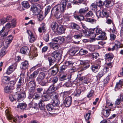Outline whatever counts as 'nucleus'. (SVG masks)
<instances>
[{"label": "nucleus", "instance_id": "e2e57ef3", "mask_svg": "<svg viewBox=\"0 0 123 123\" xmlns=\"http://www.w3.org/2000/svg\"><path fill=\"white\" fill-rule=\"evenodd\" d=\"M77 70V69L75 67H73L69 70V71L70 72L72 73L76 71Z\"/></svg>", "mask_w": 123, "mask_h": 123}, {"label": "nucleus", "instance_id": "8fccbe9b", "mask_svg": "<svg viewBox=\"0 0 123 123\" xmlns=\"http://www.w3.org/2000/svg\"><path fill=\"white\" fill-rule=\"evenodd\" d=\"M93 15V12L91 11H89L85 15L86 17H92Z\"/></svg>", "mask_w": 123, "mask_h": 123}, {"label": "nucleus", "instance_id": "69168bd1", "mask_svg": "<svg viewBox=\"0 0 123 123\" xmlns=\"http://www.w3.org/2000/svg\"><path fill=\"white\" fill-rule=\"evenodd\" d=\"M4 27H5V28H6L7 29H9L11 28H13V27H12V26L10 23H8L6 24Z\"/></svg>", "mask_w": 123, "mask_h": 123}, {"label": "nucleus", "instance_id": "37998d69", "mask_svg": "<svg viewBox=\"0 0 123 123\" xmlns=\"http://www.w3.org/2000/svg\"><path fill=\"white\" fill-rule=\"evenodd\" d=\"M51 7L50 6H46L44 12L45 16H46L49 12Z\"/></svg>", "mask_w": 123, "mask_h": 123}, {"label": "nucleus", "instance_id": "680f3d73", "mask_svg": "<svg viewBox=\"0 0 123 123\" xmlns=\"http://www.w3.org/2000/svg\"><path fill=\"white\" fill-rule=\"evenodd\" d=\"M96 15L98 17V16L102 17H103V14L102 11V12H101L100 11H98L97 12Z\"/></svg>", "mask_w": 123, "mask_h": 123}, {"label": "nucleus", "instance_id": "393cba45", "mask_svg": "<svg viewBox=\"0 0 123 123\" xmlns=\"http://www.w3.org/2000/svg\"><path fill=\"white\" fill-rule=\"evenodd\" d=\"M79 50V49L77 47H75L74 49L70 50L69 52V54L70 55L72 56H74L75 54Z\"/></svg>", "mask_w": 123, "mask_h": 123}, {"label": "nucleus", "instance_id": "9d476101", "mask_svg": "<svg viewBox=\"0 0 123 123\" xmlns=\"http://www.w3.org/2000/svg\"><path fill=\"white\" fill-rule=\"evenodd\" d=\"M61 13L62 12L53 8H52L51 10V13H53L54 16L57 19H59L62 17Z\"/></svg>", "mask_w": 123, "mask_h": 123}, {"label": "nucleus", "instance_id": "f3484780", "mask_svg": "<svg viewBox=\"0 0 123 123\" xmlns=\"http://www.w3.org/2000/svg\"><path fill=\"white\" fill-rule=\"evenodd\" d=\"M81 74H79L78 75L77 78L78 80H79L80 81L81 83H85L87 84V80L86 78H85L84 77H80Z\"/></svg>", "mask_w": 123, "mask_h": 123}, {"label": "nucleus", "instance_id": "2eb2a0df", "mask_svg": "<svg viewBox=\"0 0 123 123\" xmlns=\"http://www.w3.org/2000/svg\"><path fill=\"white\" fill-rule=\"evenodd\" d=\"M94 31L95 29H90L88 31V33L87 34V36L90 37V38L91 39L94 38L96 35Z\"/></svg>", "mask_w": 123, "mask_h": 123}, {"label": "nucleus", "instance_id": "72a5a7b5", "mask_svg": "<svg viewBox=\"0 0 123 123\" xmlns=\"http://www.w3.org/2000/svg\"><path fill=\"white\" fill-rule=\"evenodd\" d=\"M46 26L45 25V24L43 23L41 27H39L38 29V31L40 33L42 32V31L43 32H44L46 31Z\"/></svg>", "mask_w": 123, "mask_h": 123}, {"label": "nucleus", "instance_id": "4be33fe9", "mask_svg": "<svg viewBox=\"0 0 123 123\" xmlns=\"http://www.w3.org/2000/svg\"><path fill=\"white\" fill-rule=\"evenodd\" d=\"M55 85H51L49 87L48 89L47 90V92L49 94L52 93L54 91L56 90L57 88L56 87L54 86Z\"/></svg>", "mask_w": 123, "mask_h": 123}, {"label": "nucleus", "instance_id": "6ab92c4d", "mask_svg": "<svg viewBox=\"0 0 123 123\" xmlns=\"http://www.w3.org/2000/svg\"><path fill=\"white\" fill-rule=\"evenodd\" d=\"M65 30V29L64 28H63V27L61 25H59L56 28V31H57V33L59 34H61L64 33Z\"/></svg>", "mask_w": 123, "mask_h": 123}, {"label": "nucleus", "instance_id": "603ef678", "mask_svg": "<svg viewBox=\"0 0 123 123\" xmlns=\"http://www.w3.org/2000/svg\"><path fill=\"white\" fill-rule=\"evenodd\" d=\"M77 87L79 88V90H80L82 92L83 91H85L86 89V88L84 85L81 86L80 85H77Z\"/></svg>", "mask_w": 123, "mask_h": 123}, {"label": "nucleus", "instance_id": "bb28decb", "mask_svg": "<svg viewBox=\"0 0 123 123\" xmlns=\"http://www.w3.org/2000/svg\"><path fill=\"white\" fill-rule=\"evenodd\" d=\"M72 75L69 74L68 76L67 74H65L62 76H61L60 77V80L61 81L64 80H65L68 79H70L71 78Z\"/></svg>", "mask_w": 123, "mask_h": 123}, {"label": "nucleus", "instance_id": "aec40b11", "mask_svg": "<svg viewBox=\"0 0 123 123\" xmlns=\"http://www.w3.org/2000/svg\"><path fill=\"white\" fill-rule=\"evenodd\" d=\"M20 52L23 54H26L30 52V50L27 46H24L21 48Z\"/></svg>", "mask_w": 123, "mask_h": 123}, {"label": "nucleus", "instance_id": "f704fd0d", "mask_svg": "<svg viewBox=\"0 0 123 123\" xmlns=\"http://www.w3.org/2000/svg\"><path fill=\"white\" fill-rule=\"evenodd\" d=\"M86 48L90 51L93 52L95 49V47L94 46L91 45H88L86 46Z\"/></svg>", "mask_w": 123, "mask_h": 123}, {"label": "nucleus", "instance_id": "9b49d317", "mask_svg": "<svg viewBox=\"0 0 123 123\" xmlns=\"http://www.w3.org/2000/svg\"><path fill=\"white\" fill-rule=\"evenodd\" d=\"M72 102V98L68 96L66 98L64 101V103L66 107H69L71 105Z\"/></svg>", "mask_w": 123, "mask_h": 123}, {"label": "nucleus", "instance_id": "1a4fd4ad", "mask_svg": "<svg viewBox=\"0 0 123 123\" xmlns=\"http://www.w3.org/2000/svg\"><path fill=\"white\" fill-rule=\"evenodd\" d=\"M17 65V63H15L8 67L7 69L6 74L8 75H9L12 73L16 68Z\"/></svg>", "mask_w": 123, "mask_h": 123}, {"label": "nucleus", "instance_id": "5fc2aeb1", "mask_svg": "<svg viewBox=\"0 0 123 123\" xmlns=\"http://www.w3.org/2000/svg\"><path fill=\"white\" fill-rule=\"evenodd\" d=\"M104 74V73L103 71H102L101 70L98 73L96 77L97 78H99V79H100Z\"/></svg>", "mask_w": 123, "mask_h": 123}, {"label": "nucleus", "instance_id": "de8ad7c7", "mask_svg": "<svg viewBox=\"0 0 123 123\" xmlns=\"http://www.w3.org/2000/svg\"><path fill=\"white\" fill-rule=\"evenodd\" d=\"M95 31H95L96 33H95L96 35H98L99 34H101L102 33V29L99 28H98L96 29H94Z\"/></svg>", "mask_w": 123, "mask_h": 123}, {"label": "nucleus", "instance_id": "a211bd4d", "mask_svg": "<svg viewBox=\"0 0 123 123\" xmlns=\"http://www.w3.org/2000/svg\"><path fill=\"white\" fill-rule=\"evenodd\" d=\"M104 4L106 7L110 8L113 5V2L112 1L109 0H106L104 1Z\"/></svg>", "mask_w": 123, "mask_h": 123}, {"label": "nucleus", "instance_id": "2f4dec72", "mask_svg": "<svg viewBox=\"0 0 123 123\" xmlns=\"http://www.w3.org/2000/svg\"><path fill=\"white\" fill-rule=\"evenodd\" d=\"M58 25L56 22H54L51 23V27L53 30L55 31Z\"/></svg>", "mask_w": 123, "mask_h": 123}, {"label": "nucleus", "instance_id": "f257e3e1", "mask_svg": "<svg viewBox=\"0 0 123 123\" xmlns=\"http://www.w3.org/2000/svg\"><path fill=\"white\" fill-rule=\"evenodd\" d=\"M48 58L49 66H50L54 64L56 59L59 61L61 59V55L60 53L54 51L51 54V55L48 57Z\"/></svg>", "mask_w": 123, "mask_h": 123}, {"label": "nucleus", "instance_id": "4c0bfd02", "mask_svg": "<svg viewBox=\"0 0 123 123\" xmlns=\"http://www.w3.org/2000/svg\"><path fill=\"white\" fill-rule=\"evenodd\" d=\"M6 115L7 118L9 120L12 119V115L11 114L10 111L7 109H6L5 111Z\"/></svg>", "mask_w": 123, "mask_h": 123}, {"label": "nucleus", "instance_id": "cd10ccee", "mask_svg": "<svg viewBox=\"0 0 123 123\" xmlns=\"http://www.w3.org/2000/svg\"><path fill=\"white\" fill-rule=\"evenodd\" d=\"M27 106V105L25 103H19L17 107L22 110H24L26 107Z\"/></svg>", "mask_w": 123, "mask_h": 123}, {"label": "nucleus", "instance_id": "ea45409f", "mask_svg": "<svg viewBox=\"0 0 123 123\" xmlns=\"http://www.w3.org/2000/svg\"><path fill=\"white\" fill-rule=\"evenodd\" d=\"M75 18L81 21L84 19V17L83 15L78 14V15H76L74 16Z\"/></svg>", "mask_w": 123, "mask_h": 123}, {"label": "nucleus", "instance_id": "a18cd8bd", "mask_svg": "<svg viewBox=\"0 0 123 123\" xmlns=\"http://www.w3.org/2000/svg\"><path fill=\"white\" fill-rule=\"evenodd\" d=\"M37 15V18L39 21H41L43 20L44 17L42 11L39 14Z\"/></svg>", "mask_w": 123, "mask_h": 123}, {"label": "nucleus", "instance_id": "c03bdc74", "mask_svg": "<svg viewBox=\"0 0 123 123\" xmlns=\"http://www.w3.org/2000/svg\"><path fill=\"white\" fill-rule=\"evenodd\" d=\"M80 34L81 36V37L82 36H87V32L86 30H80Z\"/></svg>", "mask_w": 123, "mask_h": 123}, {"label": "nucleus", "instance_id": "e433bc0d", "mask_svg": "<svg viewBox=\"0 0 123 123\" xmlns=\"http://www.w3.org/2000/svg\"><path fill=\"white\" fill-rule=\"evenodd\" d=\"M38 105L36 103H33L32 101L30 103L28 106L30 108H33L35 109H36Z\"/></svg>", "mask_w": 123, "mask_h": 123}, {"label": "nucleus", "instance_id": "c756f323", "mask_svg": "<svg viewBox=\"0 0 123 123\" xmlns=\"http://www.w3.org/2000/svg\"><path fill=\"white\" fill-rule=\"evenodd\" d=\"M70 26L72 29L79 30L80 29V27L77 24L74 23H72L70 24Z\"/></svg>", "mask_w": 123, "mask_h": 123}, {"label": "nucleus", "instance_id": "7c9ffc66", "mask_svg": "<svg viewBox=\"0 0 123 123\" xmlns=\"http://www.w3.org/2000/svg\"><path fill=\"white\" fill-rule=\"evenodd\" d=\"M54 106L52 104H48L46 106L47 110L49 111H51L54 110Z\"/></svg>", "mask_w": 123, "mask_h": 123}, {"label": "nucleus", "instance_id": "13d9d810", "mask_svg": "<svg viewBox=\"0 0 123 123\" xmlns=\"http://www.w3.org/2000/svg\"><path fill=\"white\" fill-rule=\"evenodd\" d=\"M84 20L86 22H89L92 23H93L94 21V19L89 18H85Z\"/></svg>", "mask_w": 123, "mask_h": 123}, {"label": "nucleus", "instance_id": "864d4df0", "mask_svg": "<svg viewBox=\"0 0 123 123\" xmlns=\"http://www.w3.org/2000/svg\"><path fill=\"white\" fill-rule=\"evenodd\" d=\"M29 53L30 55L32 56L33 57H35L37 55V51L36 50H33L32 52H30Z\"/></svg>", "mask_w": 123, "mask_h": 123}, {"label": "nucleus", "instance_id": "0eeeda50", "mask_svg": "<svg viewBox=\"0 0 123 123\" xmlns=\"http://www.w3.org/2000/svg\"><path fill=\"white\" fill-rule=\"evenodd\" d=\"M46 75V73H45L41 72L39 73L37 79V80L39 84L43 85L42 84L43 80L45 78Z\"/></svg>", "mask_w": 123, "mask_h": 123}, {"label": "nucleus", "instance_id": "412c9836", "mask_svg": "<svg viewBox=\"0 0 123 123\" xmlns=\"http://www.w3.org/2000/svg\"><path fill=\"white\" fill-rule=\"evenodd\" d=\"M44 93L45 94V95L43 96L42 101L44 102L47 101L49 100L51 98L50 94H48L46 92V93H45L44 92Z\"/></svg>", "mask_w": 123, "mask_h": 123}, {"label": "nucleus", "instance_id": "f03ea898", "mask_svg": "<svg viewBox=\"0 0 123 123\" xmlns=\"http://www.w3.org/2000/svg\"><path fill=\"white\" fill-rule=\"evenodd\" d=\"M52 41L55 42L56 43H50L49 44L50 48L54 50L57 49L58 48L59 44L62 43L64 41V38L60 36L55 37L52 39Z\"/></svg>", "mask_w": 123, "mask_h": 123}, {"label": "nucleus", "instance_id": "0e129e2a", "mask_svg": "<svg viewBox=\"0 0 123 123\" xmlns=\"http://www.w3.org/2000/svg\"><path fill=\"white\" fill-rule=\"evenodd\" d=\"M40 98V97L38 94L34 93V94L32 99L33 100L34 99L35 100L38 99Z\"/></svg>", "mask_w": 123, "mask_h": 123}, {"label": "nucleus", "instance_id": "39448f33", "mask_svg": "<svg viewBox=\"0 0 123 123\" xmlns=\"http://www.w3.org/2000/svg\"><path fill=\"white\" fill-rule=\"evenodd\" d=\"M101 66V61L99 60H97L96 62L91 67V69L94 73L97 72Z\"/></svg>", "mask_w": 123, "mask_h": 123}, {"label": "nucleus", "instance_id": "bf43d9fd", "mask_svg": "<svg viewBox=\"0 0 123 123\" xmlns=\"http://www.w3.org/2000/svg\"><path fill=\"white\" fill-rule=\"evenodd\" d=\"M121 43L118 41H115V45L117 48H121L122 47L120 45Z\"/></svg>", "mask_w": 123, "mask_h": 123}, {"label": "nucleus", "instance_id": "4468645a", "mask_svg": "<svg viewBox=\"0 0 123 123\" xmlns=\"http://www.w3.org/2000/svg\"><path fill=\"white\" fill-rule=\"evenodd\" d=\"M14 88L13 85H8L4 88V92L6 93H9Z\"/></svg>", "mask_w": 123, "mask_h": 123}, {"label": "nucleus", "instance_id": "ddd939ff", "mask_svg": "<svg viewBox=\"0 0 123 123\" xmlns=\"http://www.w3.org/2000/svg\"><path fill=\"white\" fill-rule=\"evenodd\" d=\"M31 11L35 15H37L42 12L41 10L38 9L37 7H36L35 6H31Z\"/></svg>", "mask_w": 123, "mask_h": 123}, {"label": "nucleus", "instance_id": "c9c22d12", "mask_svg": "<svg viewBox=\"0 0 123 123\" xmlns=\"http://www.w3.org/2000/svg\"><path fill=\"white\" fill-rule=\"evenodd\" d=\"M39 106L41 110H43L45 109V106L44 102L42 100L40 101Z\"/></svg>", "mask_w": 123, "mask_h": 123}, {"label": "nucleus", "instance_id": "20e7f679", "mask_svg": "<svg viewBox=\"0 0 123 123\" xmlns=\"http://www.w3.org/2000/svg\"><path fill=\"white\" fill-rule=\"evenodd\" d=\"M67 3L66 0H62L60 4L55 6L53 8L61 12H64L66 10Z\"/></svg>", "mask_w": 123, "mask_h": 123}, {"label": "nucleus", "instance_id": "5701e85b", "mask_svg": "<svg viewBox=\"0 0 123 123\" xmlns=\"http://www.w3.org/2000/svg\"><path fill=\"white\" fill-rule=\"evenodd\" d=\"M88 10V8L87 7L81 8L79 10L78 12V14L83 15Z\"/></svg>", "mask_w": 123, "mask_h": 123}, {"label": "nucleus", "instance_id": "49530a36", "mask_svg": "<svg viewBox=\"0 0 123 123\" xmlns=\"http://www.w3.org/2000/svg\"><path fill=\"white\" fill-rule=\"evenodd\" d=\"M49 33H48L43 36V39L44 41L46 42H48L49 40Z\"/></svg>", "mask_w": 123, "mask_h": 123}, {"label": "nucleus", "instance_id": "09e8293b", "mask_svg": "<svg viewBox=\"0 0 123 123\" xmlns=\"http://www.w3.org/2000/svg\"><path fill=\"white\" fill-rule=\"evenodd\" d=\"M53 101L52 102V104L55 106H58L60 103V102L58 99L52 100Z\"/></svg>", "mask_w": 123, "mask_h": 123}, {"label": "nucleus", "instance_id": "c85d7f7f", "mask_svg": "<svg viewBox=\"0 0 123 123\" xmlns=\"http://www.w3.org/2000/svg\"><path fill=\"white\" fill-rule=\"evenodd\" d=\"M114 57L113 54L112 53H108L106 54L105 55V60H108L111 61Z\"/></svg>", "mask_w": 123, "mask_h": 123}, {"label": "nucleus", "instance_id": "423d86ee", "mask_svg": "<svg viewBox=\"0 0 123 123\" xmlns=\"http://www.w3.org/2000/svg\"><path fill=\"white\" fill-rule=\"evenodd\" d=\"M80 64L82 65V67L80 68V70L78 71V73L80 72L86 70L90 66L89 62L88 61H80Z\"/></svg>", "mask_w": 123, "mask_h": 123}, {"label": "nucleus", "instance_id": "6e6552de", "mask_svg": "<svg viewBox=\"0 0 123 123\" xmlns=\"http://www.w3.org/2000/svg\"><path fill=\"white\" fill-rule=\"evenodd\" d=\"M27 33L29 42L31 43L34 42L36 39V37L33 35L32 32L30 30H27Z\"/></svg>", "mask_w": 123, "mask_h": 123}, {"label": "nucleus", "instance_id": "f8f14e48", "mask_svg": "<svg viewBox=\"0 0 123 123\" xmlns=\"http://www.w3.org/2000/svg\"><path fill=\"white\" fill-rule=\"evenodd\" d=\"M38 73V71L37 70L34 71L32 74H31L30 75H27V80H32V79H34L37 77Z\"/></svg>", "mask_w": 123, "mask_h": 123}, {"label": "nucleus", "instance_id": "dca6fc26", "mask_svg": "<svg viewBox=\"0 0 123 123\" xmlns=\"http://www.w3.org/2000/svg\"><path fill=\"white\" fill-rule=\"evenodd\" d=\"M29 66L28 61L25 60L22 62L21 64L20 68L22 69L25 70L28 68Z\"/></svg>", "mask_w": 123, "mask_h": 123}, {"label": "nucleus", "instance_id": "a19ab883", "mask_svg": "<svg viewBox=\"0 0 123 123\" xmlns=\"http://www.w3.org/2000/svg\"><path fill=\"white\" fill-rule=\"evenodd\" d=\"M82 92L80 90H79V88L77 87V89L74 93V95L77 97H78L80 96Z\"/></svg>", "mask_w": 123, "mask_h": 123}, {"label": "nucleus", "instance_id": "774afa93", "mask_svg": "<svg viewBox=\"0 0 123 123\" xmlns=\"http://www.w3.org/2000/svg\"><path fill=\"white\" fill-rule=\"evenodd\" d=\"M40 66V64H38L37 65L33 67H32L30 69V70L31 71H32L33 70H35L38 67H39Z\"/></svg>", "mask_w": 123, "mask_h": 123}, {"label": "nucleus", "instance_id": "a878e982", "mask_svg": "<svg viewBox=\"0 0 123 123\" xmlns=\"http://www.w3.org/2000/svg\"><path fill=\"white\" fill-rule=\"evenodd\" d=\"M51 98L52 100H55L58 99L59 95L56 93L53 92L50 93Z\"/></svg>", "mask_w": 123, "mask_h": 123}, {"label": "nucleus", "instance_id": "b1692460", "mask_svg": "<svg viewBox=\"0 0 123 123\" xmlns=\"http://www.w3.org/2000/svg\"><path fill=\"white\" fill-rule=\"evenodd\" d=\"M111 110V109H103L102 111V113L105 117H107L109 116Z\"/></svg>", "mask_w": 123, "mask_h": 123}, {"label": "nucleus", "instance_id": "4d7b16f0", "mask_svg": "<svg viewBox=\"0 0 123 123\" xmlns=\"http://www.w3.org/2000/svg\"><path fill=\"white\" fill-rule=\"evenodd\" d=\"M65 64L68 67L72 66L74 64V63L71 61H68L66 62Z\"/></svg>", "mask_w": 123, "mask_h": 123}, {"label": "nucleus", "instance_id": "473e14b6", "mask_svg": "<svg viewBox=\"0 0 123 123\" xmlns=\"http://www.w3.org/2000/svg\"><path fill=\"white\" fill-rule=\"evenodd\" d=\"M22 4L23 6V7L25 9L29 8L30 6V5L28 1H24L22 2Z\"/></svg>", "mask_w": 123, "mask_h": 123}, {"label": "nucleus", "instance_id": "58836bf2", "mask_svg": "<svg viewBox=\"0 0 123 123\" xmlns=\"http://www.w3.org/2000/svg\"><path fill=\"white\" fill-rule=\"evenodd\" d=\"M70 17V16L69 14H65L63 16V18L61 19L66 21H68L69 20Z\"/></svg>", "mask_w": 123, "mask_h": 123}, {"label": "nucleus", "instance_id": "7ed1b4c3", "mask_svg": "<svg viewBox=\"0 0 123 123\" xmlns=\"http://www.w3.org/2000/svg\"><path fill=\"white\" fill-rule=\"evenodd\" d=\"M21 85H17L16 92L17 95V100L18 101L20 102L23 101L26 97L25 92L24 91L20 92L21 91Z\"/></svg>", "mask_w": 123, "mask_h": 123}, {"label": "nucleus", "instance_id": "3c124183", "mask_svg": "<svg viewBox=\"0 0 123 123\" xmlns=\"http://www.w3.org/2000/svg\"><path fill=\"white\" fill-rule=\"evenodd\" d=\"M106 106H105V108H106V106H112L113 105V104L112 103V102L108 99L106 100Z\"/></svg>", "mask_w": 123, "mask_h": 123}, {"label": "nucleus", "instance_id": "6e6d98bb", "mask_svg": "<svg viewBox=\"0 0 123 123\" xmlns=\"http://www.w3.org/2000/svg\"><path fill=\"white\" fill-rule=\"evenodd\" d=\"M79 53L80 55H82L87 53L88 51L87 50L81 49L79 51Z\"/></svg>", "mask_w": 123, "mask_h": 123}, {"label": "nucleus", "instance_id": "79ce46f5", "mask_svg": "<svg viewBox=\"0 0 123 123\" xmlns=\"http://www.w3.org/2000/svg\"><path fill=\"white\" fill-rule=\"evenodd\" d=\"M102 11L103 14V17H105L106 18L109 17V13L105 9H103Z\"/></svg>", "mask_w": 123, "mask_h": 123}, {"label": "nucleus", "instance_id": "052dcab7", "mask_svg": "<svg viewBox=\"0 0 123 123\" xmlns=\"http://www.w3.org/2000/svg\"><path fill=\"white\" fill-rule=\"evenodd\" d=\"M99 55L98 53L96 52L94 53H92V58L96 59L97 57L99 56Z\"/></svg>", "mask_w": 123, "mask_h": 123}, {"label": "nucleus", "instance_id": "338daca9", "mask_svg": "<svg viewBox=\"0 0 123 123\" xmlns=\"http://www.w3.org/2000/svg\"><path fill=\"white\" fill-rule=\"evenodd\" d=\"M67 68V67L65 64L64 65H63L60 67V70L61 71H64Z\"/></svg>", "mask_w": 123, "mask_h": 123}]
</instances>
